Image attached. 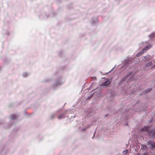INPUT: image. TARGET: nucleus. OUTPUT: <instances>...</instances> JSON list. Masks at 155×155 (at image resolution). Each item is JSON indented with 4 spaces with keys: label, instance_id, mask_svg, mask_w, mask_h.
<instances>
[{
    "label": "nucleus",
    "instance_id": "obj_12",
    "mask_svg": "<svg viewBox=\"0 0 155 155\" xmlns=\"http://www.w3.org/2000/svg\"><path fill=\"white\" fill-rule=\"evenodd\" d=\"M54 115H52L51 117V119H53L54 118Z\"/></svg>",
    "mask_w": 155,
    "mask_h": 155
},
{
    "label": "nucleus",
    "instance_id": "obj_3",
    "mask_svg": "<svg viewBox=\"0 0 155 155\" xmlns=\"http://www.w3.org/2000/svg\"><path fill=\"white\" fill-rule=\"evenodd\" d=\"M110 81L108 80H107L104 82L102 84H101V86H107L110 83Z\"/></svg>",
    "mask_w": 155,
    "mask_h": 155
},
{
    "label": "nucleus",
    "instance_id": "obj_1",
    "mask_svg": "<svg viewBox=\"0 0 155 155\" xmlns=\"http://www.w3.org/2000/svg\"><path fill=\"white\" fill-rule=\"evenodd\" d=\"M151 47L150 45H148L144 48L143 50L141 51L140 52H139L137 54V57L140 56L142 54L144 53L145 51L147 50Z\"/></svg>",
    "mask_w": 155,
    "mask_h": 155
},
{
    "label": "nucleus",
    "instance_id": "obj_7",
    "mask_svg": "<svg viewBox=\"0 0 155 155\" xmlns=\"http://www.w3.org/2000/svg\"><path fill=\"white\" fill-rule=\"evenodd\" d=\"M64 117V114H62L58 116V118L59 119H62Z\"/></svg>",
    "mask_w": 155,
    "mask_h": 155
},
{
    "label": "nucleus",
    "instance_id": "obj_11",
    "mask_svg": "<svg viewBox=\"0 0 155 155\" xmlns=\"http://www.w3.org/2000/svg\"><path fill=\"white\" fill-rule=\"evenodd\" d=\"M128 152L127 150H126L123 151V153L124 154H126Z\"/></svg>",
    "mask_w": 155,
    "mask_h": 155
},
{
    "label": "nucleus",
    "instance_id": "obj_13",
    "mask_svg": "<svg viewBox=\"0 0 155 155\" xmlns=\"http://www.w3.org/2000/svg\"><path fill=\"white\" fill-rule=\"evenodd\" d=\"M147 56L146 57L145 56H143V57L142 58V59L143 60H144L147 57Z\"/></svg>",
    "mask_w": 155,
    "mask_h": 155
},
{
    "label": "nucleus",
    "instance_id": "obj_8",
    "mask_svg": "<svg viewBox=\"0 0 155 155\" xmlns=\"http://www.w3.org/2000/svg\"><path fill=\"white\" fill-rule=\"evenodd\" d=\"M152 64V62L150 61L148 63H147V65H146V66H149V65H151V64Z\"/></svg>",
    "mask_w": 155,
    "mask_h": 155
},
{
    "label": "nucleus",
    "instance_id": "obj_4",
    "mask_svg": "<svg viewBox=\"0 0 155 155\" xmlns=\"http://www.w3.org/2000/svg\"><path fill=\"white\" fill-rule=\"evenodd\" d=\"M148 130V127H145L142 129L141 130L142 131H147Z\"/></svg>",
    "mask_w": 155,
    "mask_h": 155
},
{
    "label": "nucleus",
    "instance_id": "obj_5",
    "mask_svg": "<svg viewBox=\"0 0 155 155\" xmlns=\"http://www.w3.org/2000/svg\"><path fill=\"white\" fill-rule=\"evenodd\" d=\"M152 90V89L149 88L146 89L143 92V94H146L147 92L150 91Z\"/></svg>",
    "mask_w": 155,
    "mask_h": 155
},
{
    "label": "nucleus",
    "instance_id": "obj_10",
    "mask_svg": "<svg viewBox=\"0 0 155 155\" xmlns=\"http://www.w3.org/2000/svg\"><path fill=\"white\" fill-rule=\"evenodd\" d=\"M153 143H154L153 142V141H150L149 142V144H151L152 145H153Z\"/></svg>",
    "mask_w": 155,
    "mask_h": 155
},
{
    "label": "nucleus",
    "instance_id": "obj_2",
    "mask_svg": "<svg viewBox=\"0 0 155 155\" xmlns=\"http://www.w3.org/2000/svg\"><path fill=\"white\" fill-rule=\"evenodd\" d=\"M149 135L151 137L155 136V129L150 130L148 133Z\"/></svg>",
    "mask_w": 155,
    "mask_h": 155
},
{
    "label": "nucleus",
    "instance_id": "obj_14",
    "mask_svg": "<svg viewBox=\"0 0 155 155\" xmlns=\"http://www.w3.org/2000/svg\"><path fill=\"white\" fill-rule=\"evenodd\" d=\"M141 155H147L146 153H142Z\"/></svg>",
    "mask_w": 155,
    "mask_h": 155
},
{
    "label": "nucleus",
    "instance_id": "obj_9",
    "mask_svg": "<svg viewBox=\"0 0 155 155\" xmlns=\"http://www.w3.org/2000/svg\"><path fill=\"white\" fill-rule=\"evenodd\" d=\"M12 119H15L16 118V116L15 115H14V114L12 115Z\"/></svg>",
    "mask_w": 155,
    "mask_h": 155
},
{
    "label": "nucleus",
    "instance_id": "obj_6",
    "mask_svg": "<svg viewBox=\"0 0 155 155\" xmlns=\"http://www.w3.org/2000/svg\"><path fill=\"white\" fill-rule=\"evenodd\" d=\"M147 148V146L145 145H141V150H146Z\"/></svg>",
    "mask_w": 155,
    "mask_h": 155
},
{
    "label": "nucleus",
    "instance_id": "obj_15",
    "mask_svg": "<svg viewBox=\"0 0 155 155\" xmlns=\"http://www.w3.org/2000/svg\"><path fill=\"white\" fill-rule=\"evenodd\" d=\"M136 155H141V154H139V153H137Z\"/></svg>",
    "mask_w": 155,
    "mask_h": 155
},
{
    "label": "nucleus",
    "instance_id": "obj_16",
    "mask_svg": "<svg viewBox=\"0 0 155 155\" xmlns=\"http://www.w3.org/2000/svg\"><path fill=\"white\" fill-rule=\"evenodd\" d=\"M154 67H155V65L154 66Z\"/></svg>",
    "mask_w": 155,
    "mask_h": 155
}]
</instances>
